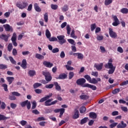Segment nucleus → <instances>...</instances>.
Masks as SVG:
<instances>
[{"label": "nucleus", "mask_w": 128, "mask_h": 128, "mask_svg": "<svg viewBox=\"0 0 128 128\" xmlns=\"http://www.w3.org/2000/svg\"><path fill=\"white\" fill-rule=\"evenodd\" d=\"M42 73V75L45 76V80L46 82H50L52 80V75L50 72L43 71Z\"/></svg>", "instance_id": "1"}, {"label": "nucleus", "mask_w": 128, "mask_h": 128, "mask_svg": "<svg viewBox=\"0 0 128 128\" xmlns=\"http://www.w3.org/2000/svg\"><path fill=\"white\" fill-rule=\"evenodd\" d=\"M86 80L84 78H80L77 80L76 81V84L78 86H80L82 88H86V86H84L85 84H86Z\"/></svg>", "instance_id": "2"}, {"label": "nucleus", "mask_w": 128, "mask_h": 128, "mask_svg": "<svg viewBox=\"0 0 128 128\" xmlns=\"http://www.w3.org/2000/svg\"><path fill=\"white\" fill-rule=\"evenodd\" d=\"M16 6L20 10H24V8H26V6H28V3L24 2H19L16 3Z\"/></svg>", "instance_id": "3"}, {"label": "nucleus", "mask_w": 128, "mask_h": 128, "mask_svg": "<svg viewBox=\"0 0 128 128\" xmlns=\"http://www.w3.org/2000/svg\"><path fill=\"white\" fill-rule=\"evenodd\" d=\"M12 96H9V100H16V96H20V94L18 93V92H11Z\"/></svg>", "instance_id": "4"}, {"label": "nucleus", "mask_w": 128, "mask_h": 128, "mask_svg": "<svg viewBox=\"0 0 128 128\" xmlns=\"http://www.w3.org/2000/svg\"><path fill=\"white\" fill-rule=\"evenodd\" d=\"M104 66L107 69L112 68H114L115 66H114V64H112V59H109L108 60V62L107 64H106L104 65Z\"/></svg>", "instance_id": "5"}, {"label": "nucleus", "mask_w": 128, "mask_h": 128, "mask_svg": "<svg viewBox=\"0 0 128 128\" xmlns=\"http://www.w3.org/2000/svg\"><path fill=\"white\" fill-rule=\"evenodd\" d=\"M109 34L112 38H118V34L116 32H114V30L112 28H108Z\"/></svg>", "instance_id": "6"}, {"label": "nucleus", "mask_w": 128, "mask_h": 128, "mask_svg": "<svg viewBox=\"0 0 128 128\" xmlns=\"http://www.w3.org/2000/svg\"><path fill=\"white\" fill-rule=\"evenodd\" d=\"M11 40L14 46H18V43L16 42V32L13 34Z\"/></svg>", "instance_id": "7"}, {"label": "nucleus", "mask_w": 128, "mask_h": 128, "mask_svg": "<svg viewBox=\"0 0 128 128\" xmlns=\"http://www.w3.org/2000/svg\"><path fill=\"white\" fill-rule=\"evenodd\" d=\"M57 38L58 40V42L60 44H64L66 42V40L64 39V36L60 35L57 36Z\"/></svg>", "instance_id": "8"}, {"label": "nucleus", "mask_w": 128, "mask_h": 128, "mask_svg": "<svg viewBox=\"0 0 128 128\" xmlns=\"http://www.w3.org/2000/svg\"><path fill=\"white\" fill-rule=\"evenodd\" d=\"M3 26L6 30V32H12L14 29L12 28V26H10L8 24H5L3 25Z\"/></svg>", "instance_id": "9"}, {"label": "nucleus", "mask_w": 128, "mask_h": 128, "mask_svg": "<svg viewBox=\"0 0 128 128\" xmlns=\"http://www.w3.org/2000/svg\"><path fill=\"white\" fill-rule=\"evenodd\" d=\"M10 34H8V35L2 34L0 36V38H1V40H3L6 42L8 41V38H10Z\"/></svg>", "instance_id": "10"}, {"label": "nucleus", "mask_w": 128, "mask_h": 128, "mask_svg": "<svg viewBox=\"0 0 128 128\" xmlns=\"http://www.w3.org/2000/svg\"><path fill=\"white\" fill-rule=\"evenodd\" d=\"M113 18L114 22L112 24V26H118L120 24V20H118L116 16H114Z\"/></svg>", "instance_id": "11"}, {"label": "nucleus", "mask_w": 128, "mask_h": 128, "mask_svg": "<svg viewBox=\"0 0 128 128\" xmlns=\"http://www.w3.org/2000/svg\"><path fill=\"white\" fill-rule=\"evenodd\" d=\"M72 118L74 120H76L80 118V112L76 108L74 112V114L72 116Z\"/></svg>", "instance_id": "12"}, {"label": "nucleus", "mask_w": 128, "mask_h": 128, "mask_svg": "<svg viewBox=\"0 0 128 128\" xmlns=\"http://www.w3.org/2000/svg\"><path fill=\"white\" fill-rule=\"evenodd\" d=\"M102 66H104V63H100V64H94V68H96L98 71H100L101 70H102Z\"/></svg>", "instance_id": "13"}, {"label": "nucleus", "mask_w": 128, "mask_h": 128, "mask_svg": "<svg viewBox=\"0 0 128 128\" xmlns=\"http://www.w3.org/2000/svg\"><path fill=\"white\" fill-rule=\"evenodd\" d=\"M43 64L44 66H46V68H52V66H54V64L52 63H50V62L48 61H44Z\"/></svg>", "instance_id": "14"}, {"label": "nucleus", "mask_w": 128, "mask_h": 128, "mask_svg": "<svg viewBox=\"0 0 128 128\" xmlns=\"http://www.w3.org/2000/svg\"><path fill=\"white\" fill-rule=\"evenodd\" d=\"M27 64L28 63L26 62V59H23L22 60V63L20 65V66L22 68H24V70H26V68L27 67Z\"/></svg>", "instance_id": "15"}, {"label": "nucleus", "mask_w": 128, "mask_h": 128, "mask_svg": "<svg viewBox=\"0 0 128 128\" xmlns=\"http://www.w3.org/2000/svg\"><path fill=\"white\" fill-rule=\"evenodd\" d=\"M68 78V75L66 74L63 73L59 75V76L56 78V80H65Z\"/></svg>", "instance_id": "16"}, {"label": "nucleus", "mask_w": 128, "mask_h": 128, "mask_svg": "<svg viewBox=\"0 0 128 128\" xmlns=\"http://www.w3.org/2000/svg\"><path fill=\"white\" fill-rule=\"evenodd\" d=\"M126 124L124 123V121H121L120 123L117 125V128H126Z\"/></svg>", "instance_id": "17"}, {"label": "nucleus", "mask_w": 128, "mask_h": 128, "mask_svg": "<svg viewBox=\"0 0 128 128\" xmlns=\"http://www.w3.org/2000/svg\"><path fill=\"white\" fill-rule=\"evenodd\" d=\"M84 86H86V88H91V90H96V86L92 85L88 83H86V84H85Z\"/></svg>", "instance_id": "18"}, {"label": "nucleus", "mask_w": 128, "mask_h": 128, "mask_svg": "<svg viewBox=\"0 0 128 128\" xmlns=\"http://www.w3.org/2000/svg\"><path fill=\"white\" fill-rule=\"evenodd\" d=\"M34 8L37 12H42V8H40L38 3L34 4Z\"/></svg>", "instance_id": "19"}, {"label": "nucleus", "mask_w": 128, "mask_h": 128, "mask_svg": "<svg viewBox=\"0 0 128 128\" xmlns=\"http://www.w3.org/2000/svg\"><path fill=\"white\" fill-rule=\"evenodd\" d=\"M74 56H78V60H84V54L81 53H74Z\"/></svg>", "instance_id": "20"}, {"label": "nucleus", "mask_w": 128, "mask_h": 128, "mask_svg": "<svg viewBox=\"0 0 128 128\" xmlns=\"http://www.w3.org/2000/svg\"><path fill=\"white\" fill-rule=\"evenodd\" d=\"M54 84L56 90H58V92H60V90H62V88L58 82H54Z\"/></svg>", "instance_id": "21"}, {"label": "nucleus", "mask_w": 128, "mask_h": 128, "mask_svg": "<svg viewBox=\"0 0 128 128\" xmlns=\"http://www.w3.org/2000/svg\"><path fill=\"white\" fill-rule=\"evenodd\" d=\"M89 116L90 118L96 119V118L98 115H96V113L94 112H90L89 114Z\"/></svg>", "instance_id": "22"}, {"label": "nucleus", "mask_w": 128, "mask_h": 128, "mask_svg": "<svg viewBox=\"0 0 128 128\" xmlns=\"http://www.w3.org/2000/svg\"><path fill=\"white\" fill-rule=\"evenodd\" d=\"M6 80L8 82V84H12V82L14 80V78L8 76L6 77Z\"/></svg>", "instance_id": "23"}, {"label": "nucleus", "mask_w": 128, "mask_h": 128, "mask_svg": "<svg viewBox=\"0 0 128 128\" xmlns=\"http://www.w3.org/2000/svg\"><path fill=\"white\" fill-rule=\"evenodd\" d=\"M88 118L85 117L80 120V124H86V122H88Z\"/></svg>", "instance_id": "24"}, {"label": "nucleus", "mask_w": 128, "mask_h": 128, "mask_svg": "<svg viewBox=\"0 0 128 128\" xmlns=\"http://www.w3.org/2000/svg\"><path fill=\"white\" fill-rule=\"evenodd\" d=\"M10 117H6L4 114H0V120H10Z\"/></svg>", "instance_id": "25"}, {"label": "nucleus", "mask_w": 128, "mask_h": 128, "mask_svg": "<svg viewBox=\"0 0 128 128\" xmlns=\"http://www.w3.org/2000/svg\"><path fill=\"white\" fill-rule=\"evenodd\" d=\"M35 56L36 58H38V60H44V56L38 53L36 54Z\"/></svg>", "instance_id": "26"}, {"label": "nucleus", "mask_w": 128, "mask_h": 128, "mask_svg": "<svg viewBox=\"0 0 128 128\" xmlns=\"http://www.w3.org/2000/svg\"><path fill=\"white\" fill-rule=\"evenodd\" d=\"M62 10L63 12H68V5L64 4L62 8Z\"/></svg>", "instance_id": "27"}, {"label": "nucleus", "mask_w": 128, "mask_h": 128, "mask_svg": "<svg viewBox=\"0 0 128 128\" xmlns=\"http://www.w3.org/2000/svg\"><path fill=\"white\" fill-rule=\"evenodd\" d=\"M28 74L30 76H36V70H30L28 72Z\"/></svg>", "instance_id": "28"}, {"label": "nucleus", "mask_w": 128, "mask_h": 128, "mask_svg": "<svg viewBox=\"0 0 128 128\" xmlns=\"http://www.w3.org/2000/svg\"><path fill=\"white\" fill-rule=\"evenodd\" d=\"M66 110L64 108H60V116H59V118H62V115L64 114V112H65Z\"/></svg>", "instance_id": "29"}, {"label": "nucleus", "mask_w": 128, "mask_h": 128, "mask_svg": "<svg viewBox=\"0 0 128 128\" xmlns=\"http://www.w3.org/2000/svg\"><path fill=\"white\" fill-rule=\"evenodd\" d=\"M88 96L86 94H81L80 96V100H88Z\"/></svg>", "instance_id": "30"}, {"label": "nucleus", "mask_w": 128, "mask_h": 128, "mask_svg": "<svg viewBox=\"0 0 128 128\" xmlns=\"http://www.w3.org/2000/svg\"><path fill=\"white\" fill-rule=\"evenodd\" d=\"M50 8L52 10H56L58 8V6L57 4H52L50 5Z\"/></svg>", "instance_id": "31"}, {"label": "nucleus", "mask_w": 128, "mask_h": 128, "mask_svg": "<svg viewBox=\"0 0 128 128\" xmlns=\"http://www.w3.org/2000/svg\"><path fill=\"white\" fill-rule=\"evenodd\" d=\"M114 70H116V67L110 68V70L108 71V74H112L114 72Z\"/></svg>", "instance_id": "32"}, {"label": "nucleus", "mask_w": 128, "mask_h": 128, "mask_svg": "<svg viewBox=\"0 0 128 128\" xmlns=\"http://www.w3.org/2000/svg\"><path fill=\"white\" fill-rule=\"evenodd\" d=\"M44 20L45 22H48V12H46L44 15Z\"/></svg>", "instance_id": "33"}, {"label": "nucleus", "mask_w": 128, "mask_h": 128, "mask_svg": "<svg viewBox=\"0 0 128 128\" xmlns=\"http://www.w3.org/2000/svg\"><path fill=\"white\" fill-rule=\"evenodd\" d=\"M46 36L47 38H50L51 36L50 32V30L47 29L46 30Z\"/></svg>", "instance_id": "34"}, {"label": "nucleus", "mask_w": 128, "mask_h": 128, "mask_svg": "<svg viewBox=\"0 0 128 128\" xmlns=\"http://www.w3.org/2000/svg\"><path fill=\"white\" fill-rule=\"evenodd\" d=\"M86 108L85 106H82L80 108V114H84L86 112Z\"/></svg>", "instance_id": "35"}, {"label": "nucleus", "mask_w": 128, "mask_h": 128, "mask_svg": "<svg viewBox=\"0 0 128 128\" xmlns=\"http://www.w3.org/2000/svg\"><path fill=\"white\" fill-rule=\"evenodd\" d=\"M120 12L122 14H128V8H122V9L120 10Z\"/></svg>", "instance_id": "36"}, {"label": "nucleus", "mask_w": 128, "mask_h": 128, "mask_svg": "<svg viewBox=\"0 0 128 128\" xmlns=\"http://www.w3.org/2000/svg\"><path fill=\"white\" fill-rule=\"evenodd\" d=\"M9 60L10 62L12 64H16V62L15 61L14 59V58L12 56H9Z\"/></svg>", "instance_id": "37"}, {"label": "nucleus", "mask_w": 128, "mask_h": 128, "mask_svg": "<svg viewBox=\"0 0 128 128\" xmlns=\"http://www.w3.org/2000/svg\"><path fill=\"white\" fill-rule=\"evenodd\" d=\"M74 76V73L72 72H70L68 74V78L69 80H72Z\"/></svg>", "instance_id": "38"}, {"label": "nucleus", "mask_w": 128, "mask_h": 128, "mask_svg": "<svg viewBox=\"0 0 128 128\" xmlns=\"http://www.w3.org/2000/svg\"><path fill=\"white\" fill-rule=\"evenodd\" d=\"M84 78H86V80H88V82H90L92 78H90V75L86 74L84 76Z\"/></svg>", "instance_id": "39"}, {"label": "nucleus", "mask_w": 128, "mask_h": 128, "mask_svg": "<svg viewBox=\"0 0 128 128\" xmlns=\"http://www.w3.org/2000/svg\"><path fill=\"white\" fill-rule=\"evenodd\" d=\"M28 100H25V101H24V102H22L20 104L21 106H22V108H24V106H26V104H28Z\"/></svg>", "instance_id": "40"}, {"label": "nucleus", "mask_w": 128, "mask_h": 128, "mask_svg": "<svg viewBox=\"0 0 128 128\" xmlns=\"http://www.w3.org/2000/svg\"><path fill=\"white\" fill-rule=\"evenodd\" d=\"M112 3V0H105L104 4L105 6H109L110 4Z\"/></svg>", "instance_id": "41"}, {"label": "nucleus", "mask_w": 128, "mask_h": 128, "mask_svg": "<svg viewBox=\"0 0 128 128\" xmlns=\"http://www.w3.org/2000/svg\"><path fill=\"white\" fill-rule=\"evenodd\" d=\"M90 28H91V31L94 32V30H96V24L94 23V24H91Z\"/></svg>", "instance_id": "42"}, {"label": "nucleus", "mask_w": 128, "mask_h": 128, "mask_svg": "<svg viewBox=\"0 0 128 128\" xmlns=\"http://www.w3.org/2000/svg\"><path fill=\"white\" fill-rule=\"evenodd\" d=\"M34 88H38L39 86H42V84L34 83L33 85Z\"/></svg>", "instance_id": "43"}, {"label": "nucleus", "mask_w": 128, "mask_h": 128, "mask_svg": "<svg viewBox=\"0 0 128 128\" xmlns=\"http://www.w3.org/2000/svg\"><path fill=\"white\" fill-rule=\"evenodd\" d=\"M90 84H98V80H96V78H92L90 81Z\"/></svg>", "instance_id": "44"}, {"label": "nucleus", "mask_w": 128, "mask_h": 128, "mask_svg": "<svg viewBox=\"0 0 128 128\" xmlns=\"http://www.w3.org/2000/svg\"><path fill=\"white\" fill-rule=\"evenodd\" d=\"M8 68V66L4 64H0V70H6Z\"/></svg>", "instance_id": "45"}, {"label": "nucleus", "mask_w": 128, "mask_h": 128, "mask_svg": "<svg viewBox=\"0 0 128 128\" xmlns=\"http://www.w3.org/2000/svg\"><path fill=\"white\" fill-rule=\"evenodd\" d=\"M50 100H48V99L47 100H46V101L44 102V106H51V103H50Z\"/></svg>", "instance_id": "46"}, {"label": "nucleus", "mask_w": 128, "mask_h": 128, "mask_svg": "<svg viewBox=\"0 0 128 128\" xmlns=\"http://www.w3.org/2000/svg\"><path fill=\"white\" fill-rule=\"evenodd\" d=\"M71 38H73L76 39L78 38V36H76L74 34V30H72L70 34Z\"/></svg>", "instance_id": "47"}, {"label": "nucleus", "mask_w": 128, "mask_h": 128, "mask_svg": "<svg viewBox=\"0 0 128 128\" xmlns=\"http://www.w3.org/2000/svg\"><path fill=\"white\" fill-rule=\"evenodd\" d=\"M36 108V100H34L32 102V110H34V108Z\"/></svg>", "instance_id": "48"}, {"label": "nucleus", "mask_w": 128, "mask_h": 128, "mask_svg": "<svg viewBox=\"0 0 128 128\" xmlns=\"http://www.w3.org/2000/svg\"><path fill=\"white\" fill-rule=\"evenodd\" d=\"M12 44L10 43L8 46V50L9 52H12Z\"/></svg>", "instance_id": "49"}, {"label": "nucleus", "mask_w": 128, "mask_h": 128, "mask_svg": "<svg viewBox=\"0 0 128 128\" xmlns=\"http://www.w3.org/2000/svg\"><path fill=\"white\" fill-rule=\"evenodd\" d=\"M120 88H116L112 91V94H118V92H120Z\"/></svg>", "instance_id": "50"}, {"label": "nucleus", "mask_w": 128, "mask_h": 128, "mask_svg": "<svg viewBox=\"0 0 128 128\" xmlns=\"http://www.w3.org/2000/svg\"><path fill=\"white\" fill-rule=\"evenodd\" d=\"M50 42H56L58 41V38L56 37H52L49 38Z\"/></svg>", "instance_id": "51"}, {"label": "nucleus", "mask_w": 128, "mask_h": 128, "mask_svg": "<svg viewBox=\"0 0 128 128\" xmlns=\"http://www.w3.org/2000/svg\"><path fill=\"white\" fill-rule=\"evenodd\" d=\"M12 54L14 56H18V50H16V49L13 48Z\"/></svg>", "instance_id": "52"}, {"label": "nucleus", "mask_w": 128, "mask_h": 128, "mask_svg": "<svg viewBox=\"0 0 128 128\" xmlns=\"http://www.w3.org/2000/svg\"><path fill=\"white\" fill-rule=\"evenodd\" d=\"M66 30L68 34H70L71 28L68 24L66 26Z\"/></svg>", "instance_id": "53"}, {"label": "nucleus", "mask_w": 128, "mask_h": 128, "mask_svg": "<svg viewBox=\"0 0 128 128\" xmlns=\"http://www.w3.org/2000/svg\"><path fill=\"white\" fill-rule=\"evenodd\" d=\"M54 84H46L45 86V88H54Z\"/></svg>", "instance_id": "54"}, {"label": "nucleus", "mask_w": 128, "mask_h": 128, "mask_svg": "<svg viewBox=\"0 0 128 128\" xmlns=\"http://www.w3.org/2000/svg\"><path fill=\"white\" fill-rule=\"evenodd\" d=\"M2 86L4 88L5 92H8V84H2Z\"/></svg>", "instance_id": "55"}, {"label": "nucleus", "mask_w": 128, "mask_h": 128, "mask_svg": "<svg viewBox=\"0 0 128 128\" xmlns=\"http://www.w3.org/2000/svg\"><path fill=\"white\" fill-rule=\"evenodd\" d=\"M65 66H66L67 70H74V68L68 65H66Z\"/></svg>", "instance_id": "56"}, {"label": "nucleus", "mask_w": 128, "mask_h": 128, "mask_svg": "<svg viewBox=\"0 0 128 128\" xmlns=\"http://www.w3.org/2000/svg\"><path fill=\"white\" fill-rule=\"evenodd\" d=\"M47 100H48V98L46 97V96L42 98L40 100L39 102H46Z\"/></svg>", "instance_id": "57"}, {"label": "nucleus", "mask_w": 128, "mask_h": 128, "mask_svg": "<svg viewBox=\"0 0 128 128\" xmlns=\"http://www.w3.org/2000/svg\"><path fill=\"white\" fill-rule=\"evenodd\" d=\"M92 76H96V78L98 76V72H92Z\"/></svg>", "instance_id": "58"}, {"label": "nucleus", "mask_w": 128, "mask_h": 128, "mask_svg": "<svg viewBox=\"0 0 128 128\" xmlns=\"http://www.w3.org/2000/svg\"><path fill=\"white\" fill-rule=\"evenodd\" d=\"M117 50L118 52H120V54H122V52H124V50L120 46H118V48Z\"/></svg>", "instance_id": "59"}, {"label": "nucleus", "mask_w": 128, "mask_h": 128, "mask_svg": "<svg viewBox=\"0 0 128 128\" xmlns=\"http://www.w3.org/2000/svg\"><path fill=\"white\" fill-rule=\"evenodd\" d=\"M118 126V122H114V123H112V124H110V128H116V126Z\"/></svg>", "instance_id": "60"}, {"label": "nucleus", "mask_w": 128, "mask_h": 128, "mask_svg": "<svg viewBox=\"0 0 128 128\" xmlns=\"http://www.w3.org/2000/svg\"><path fill=\"white\" fill-rule=\"evenodd\" d=\"M10 108H12L13 110H14V108H16L17 105L14 103H10Z\"/></svg>", "instance_id": "61"}, {"label": "nucleus", "mask_w": 128, "mask_h": 128, "mask_svg": "<svg viewBox=\"0 0 128 128\" xmlns=\"http://www.w3.org/2000/svg\"><path fill=\"white\" fill-rule=\"evenodd\" d=\"M68 40L70 44H74V46H76V44H74V40L68 39Z\"/></svg>", "instance_id": "62"}, {"label": "nucleus", "mask_w": 128, "mask_h": 128, "mask_svg": "<svg viewBox=\"0 0 128 128\" xmlns=\"http://www.w3.org/2000/svg\"><path fill=\"white\" fill-rule=\"evenodd\" d=\"M98 40H104V36L98 35L96 37Z\"/></svg>", "instance_id": "63"}, {"label": "nucleus", "mask_w": 128, "mask_h": 128, "mask_svg": "<svg viewBox=\"0 0 128 128\" xmlns=\"http://www.w3.org/2000/svg\"><path fill=\"white\" fill-rule=\"evenodd\" d=\"M6 103H4V102H2V104L0 106V108H2V110H4V108H6Z\"/></svg>", "instance_id": "64"}]
</instances>
